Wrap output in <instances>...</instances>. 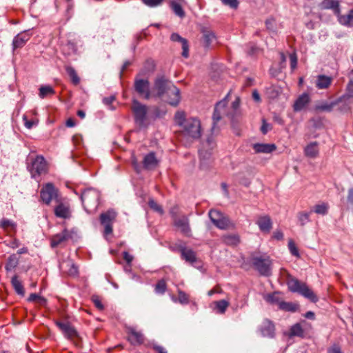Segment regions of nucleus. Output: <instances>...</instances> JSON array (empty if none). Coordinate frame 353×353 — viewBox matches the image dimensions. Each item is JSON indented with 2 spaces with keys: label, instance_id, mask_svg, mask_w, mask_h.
Wrapping results in <instances>:
<instances>
[{
  "label": "nucleus",
  "instance_id": "1",
  "mask_svg": "<svg viewBox=\"0 0 353 353\" xmlns=\"http://www.w3.org/2000/svg\"><path fill=\"white\" fill-rule=\"evenodd\" d=\"M154 89L157 91L154 95L162 98L165 94H173L168 101V104L176 107L181 101L180 90L171 83L164 75L157 76L154 82Z\"/></svg>",
  "mask_w": 353,
  "mask_h": 353
},
{
  "label": "nucleus",
  "instance_id": "2",
  "mask_svg": "<svg viewBox=\"0 0 353 353\" xmlns=\"http://www.w3.org/2000/svg\"><path fill=\"white\" fill-rule=\"evenodd\" d=\"M175 123L182 128V134L188 138L197 139L201 137V122L194 117L186 118L183 111H177L174 115Z\"/></svg>",
  "mask_w": 353,
  "mask_h": 353
},
{
  "label": "nucleus",
  "instance_id": "3",
  "mask_svg": "<svg viewBox=\"0 0 353 353\" xmlns=\"http://www.w3.org/2000/svg\"><path fill=\"white\" fill-rule=\"evenodd\" d=\"M228 94L221 101L216 103L213 116V126L212 128V130H214L215 128V125L216 123L220 121L222 115H226L229 118H230L232 121L234 119V115L236 113L239 105H240V99L239 98H236L232 103V112H226V106L228 104Z\"/></svg>",
  "mask_w": 353,
  "mask_h": 353
},
{
  "label": "nucleus",
  "instance_id": "4",
  "mask_svg": "<svg viewBox=\"0 0 353 353\" xmlns=\"http://www.w3.org/2000/svg\"><path fill=\"white\" fill-rule=\"evenodd\" d=\"M100 196V192L94 188L86 189L81 193V203L88 213L91 214L97 209Z\"/></svg>",
  "mask_w": 353,
  "mask_h": 353
},
{
  "label": "nucleus",
  "instance_id": "5",
  "mask_svg": "<svg viewBox=\"0 0 353 353\" xmlns=\"http://www.w3.org/2000/svg\"><path fill=\"white\" fill-rule=\"evenodd\" d=\"M288 286L290 291L299 293L312 303H316L319 301L317 296L305 283L301 282L296 279H292L288 281Z\"/></svg>",
  "mask_w": 353,
  "mask_h": 353
},
{
  "label": "nucleus",
  "instance_id": "6",
  "mask_svg": "<svg viewBox=\"0 0 353 353\" xmlns=\"http://www.w3.org/2000/svg\"><path fill=\"white\" fill-rule=\"evenodd\" d=\"M30 162L27 165V169L31 174V177L38 179L42 174L48 172V165L42 155H37L34 158L30 159Z\"/></svg>",
  "mask_w": 353,
  "mask_h": 353
},
{
  "label": "nucleus",
  "instance_id": "7",
  "mask_svg": "<svg viewBox=\"0 0 353 353\" xmlns=\"http://www.w3.org/2000/svg\"><path fill=\"white\" fill-rule=\"evenodd\" d=\"M59 190L52 183L44 184L40 190V201L49 205L52 201H60Z\"/></svg>",
  "mask_w": 353,
  "mask_h": 353
},
{
  "label": "nucleus",
  "instance_id": "8",
  "mask_svg": "<svg viewBox=\"0 0 353 353\" xmlns=\"http://www.w3.org/2000/svg\"><path fill=\"white\" fill-rule=\"evenodd\" d=\"M337 110L340 112H347L353 104V82H350L347 87V92L339 99L334 100Z\"/></svg>",
  "mask_w": 353,
  "mask_h": 353
},
{
  "label": "nucleus",
  "instance_id": "9",
  "mask_svg": "<svg viewBox=\"0 0 353 353\" xmlns=\"http://www.w3.org/2000/svg\"><path fill=\"white\" fill-rule=\"evenodd\" d=\"M252 263L261 275L268 276L271 274L272 261L269 256H254Z\"/></svg>",
  "mask_w": 353,
  "mask_h": 353
},
{
  "label": "nucleus",
  "instance_id": "10",
  "mask_svg": "<svg viewBox=\"0 0 353 353\" xmlns=\"http://www.w3.org/2000/svg\"><path fill=\"white\" fill-rule=\"evenodd\" d=\"M132 111L134 114V121L140 127L145 126L147 119L148 107L141 103L137 99L132 101Z\"/></svg>",
  "mask_w": 353,
  "mask_h": 353
},
{
  "label": "nucleus",
  "instance_id": "11",
  "mask_svg": "<svg viewBox=\"0 0 353 353\" xmlns=\"http://www.w3.org/2000/svg\"><path fill=\"white\" fill-rule=\"evenodd\" d=\"M117 213L112 209L108 210L100 214L99 220L101 224L104 227L103 234L105 236L110 235L113 232L112 225L115 221Z\"/></svg>",
  "mask_w": 353,
  "mask_h": 353
},
{
  "label": "nucleus",
  "instance_id": "12",
  "mask_svg": "<svg viewBox=\"0 0 353 353\" xmlns=\"http://www.w3.org/2000/svg\"><path fill=\"white\" fill-rule=\"evenodd\" d=\"M54 323L67 339L77 344L76 340L79 338V333L70 322L54 321Z\"/></svg>",
  "mask_w": 353,
  "mask_h": 353
},
{
  "label": "nucleus",
  "instance_id": "13",
  "mask_svg": "<svg viewBox=\"0 0 353 353\" xmlns=\"http://www.w3.org/2000/svg\"><path fill=\"white\" fill-rule=\"evenodd\" d=\"M134 88L139 97L148 100L152 97L150 83L148 79L136 77L134 82Z\"/></svg>",
  "mask_w": 353,
  "mask_h": 353
},
{
  "label": "nucleus",
  "instance_id": "14",
  "mask_svg": "<svg viewBox=\"0 0 353 353\" xmlns=\"http://www.w3.org/2000/svg\"><path fill=\"white\" fill-rule=\"evenodd\" d=\"M128 341L134 346L143 345L145 341L144 334L132 326H125Z\"/></svg>",
  "mask_w": 353,
  "mask_h": 353
},
{
  "label": "nucleus",
  "instance_id": "15",
  "mask_svg": "<svg viewBox=\"0 0 353 353\" xmlns=\"http://www.w3.org/2000/svg\"><path fill=\"white\" fill-rule=\"evenodd\" d=\"M209 216L214 225L220 229H226L230 225L229 220L227 218L223 217L218 210H210Z\"/></svg>",
  "mask_w": 353,
  "mask_h": 353
},
{
  "label": "nucleus",
  "instance_id": "16",
  "mask_svg": "<svg viewBox=\"0 0 353 353\" xmlns=\"http://www.w3.org/2000/svg\"><path fill=\"white\" fill-rule=\"evenodd\" d=\"M72 231H70L67 229H64L61 232L53 235L50 239V245L52 248H56L65 242L68 239L72 238Z\"/></svg>",
  "mask_w": 353,
  "mask_h": 353
},
{
  "label": "nucleus",
  "instance_id": "17",
  "mask_svg": "<svg viewBox=\"0 0 353 353\" xmlns=\"http://www.w3.org/2000/svg\"><path fill=\"white\" fill-rule=\"evenodd\" d=\"M56 203L57 204L54 209V215L63 219H69L71 216L70 205L66 202H63L62 198L60 199V201Z\"/></svg>",
  "mask_w": 353,
  "mask_h": 353
},
{
  "label": "nucleus",
  "instance_id": "18",
  "mask_svg": "<svg viewBox=\"0 0 353 353\" xmlns=\"http://www.w3.org/2000/svg\"><path fill=\"white\" fill-rule=\"evenodd\" d=\"M174 225L178 228L181 232L186 236H191V229L189 224V219L187 216L183 215L173 221Z\"/></svg>",
  "mask_w": 353,
  "mask_h": 353
},
{
  "label": "nucleus",
  "instance_id": "19",
  "mask_svg": "<svg viewBox=\"0 0 353 353\" xmlns=\"http://www.w3.org/2000/svg\"><path fill=\"white\" fill-rule=\"evenodd\" d=\"M259 331L263 337L272 339L275 336V326L270 320L266 319L262 322Z\"/></svg>",
  "mask_w": 353,
  "mask_h": 353
},
{
  "label": "nucleus",
  "instance_id": "20",
  "mask_svg": "<svg viewBox=\"0 0 353 353\" xmlns=\"http://www.w3.org/2000/svg\"><path fill=\"white\" fill-rule=\"evenodd\" d=\"M259 230L265 234H268L272 228V221L269 215L260 216L256 221Z\"/></svg>",
  "mask_w": 353,
  "mask_h": 353
},
{
  "label": "nucleus",
  "instance_id": "21",
  "mask_svg": "<svg viewBox=\"0 0 353 353\" xmlns=\"http://www.w3.org/2000/svg\"><path fill=\"white\" fill-rule=\"evenodd\" d=\"M31 37V34L28 31H23L16 35L12 40V49L15 50L23 48Z\"/></svg>",
  "mask_w": 353,
  "mask_h": 353
},
{
  "label": "nucleus",
  "instance_id": "22",
  "mask_svg": "<svg viewBox=\"0 0 353 353\" xmlns=\"http://www.w3.org/2000/svg\"><path fill=\"white\" fill-rule=\"evenodd\" d=\"M319 8L321 10H332L337 17L341 13L339 1L338 0H323L319 3Z\"/></svg>",
  "mask_w": 353,
  "mask_h": 353
},
{
  "label": "nucleus",
  "instance_id": "23",
  "mask_svg": "<svg viewBox=\"0 0 353 353\" xmlns=\"http://www.w3.org/2000/svg\"><path fill=\"white\" fill-rule=\"evenodd\" d=\"M179 250L181 253V259L185 260L186 262L190 264H194L197 261L196 252L193 250L183 245H181L179 248Z\"/></svg>",
  "mask_w": 353,
  "mask_h": 353
},
{
  "label": "nucleus",
  "instance_id": "24",
  "mask_svg": "<svg viewBox=\"0 0 353 353\" xmlns=\"http://www.w3.org/2000/svg\"><path fill=\"white\" fill-rule=\"evenodd\" d=\"M310 101V98L308 94L303 93L295 101L293 109L295 112L301 111L304 109Z\"/></svg>",
  "mask_w": 353,
  "mask_h": 353
},
{
  "label": "nucleus",
  "instance_id": "25",
  "mask_svg": "<svg viewBox=\"0 0 353 353\" xmlns=\"http://www.w3.org/2000/svg\"><path fill=\"white\" fill-rule=\"evenodd\" d=\"M255 153L270 154L276 149L274 143H254L252 145Z\"/></svg>",
  "mask_w": 353,
  "mask_h": 353
},
{
  "label": "nucleus",
  "instance_id": "26",
  "mask_svg": "<svg viewBox=\"0 0 353 353\" xmlns=\"http://www.w3.org/2000/svg\"><path fill=\"white\" fill-rule=\"evenodd\" d=\"M170 39L174 42H179L181 43L182 49H183L181 55L184 58H188L189 56V46H188V43L187 39L181 37L177 33H172L171 34Z\"/></svg>",
  "mask_w": 353,
  "mask_h": 353
},
{
  "label": "nucleus",
  "instance_id": "27",
  "mask_svg": "<svg viewBox=\"0 0 353 353\" xmlns=\"http://www.w3.org/2000/svg\"><path fill=\"white\" fill-rule=\"evenodd\" d=\"M158 161L156 158L155 153L151 152L146 154L143 160V168L146 170H152L157 167Z\"/></svg>",
  "mask_w": 353,
  "mask_h": 353
},
{
  "label": "nucleus",
  "instance_id": "28",
  "mask_svg": "<svg viewBox=\"0 0 353 353\" xmlns=\"http://www.w3.org/2000/svg\"><path fill=\"white\" fill-rule=\"evenodd\" d=\"M332 82V78L326 75H319L316 81V87L319 89L328 88Z\"/></svg>",
  "mask_w": 353,
  "mask_h": 353
},
{
  "label": "nucleus",
  "instance_id": "29",
  "mask_svg": "<svg viewBox=\"0 0 353 353\" xmlns=\"http://www.w3.org/2000/svg\"><path fill=\"white\" fill-rule=\"evenodd\" d=\"M305 155L310 158H316L319 155L318 143L314 141L308 144L304 150Z\"/></svg>",
  "mask_w": 353,
  "mask_h": 353
},
{
  "label": "nucleus",
  "instance_id": "30",
  "mask_svg": "<svg viewBox=\"0 0 353 353\" xmlns=\"http://www.w3.org/2000/svg\"><path fill=\"white\" fill-rule=\"evenodd\" d=\"M336 107L334 101L332 102L322 101L314 106V110L317 112H330Z\"/></svg>",
  "mask_w": 353,
  "mask_h": 353
},
{
  "label": "nucleus",
  "instance_id": "31",
  "mask_svg": "<svg viewBox=\"0 0 353 353\" xmlns=\"http://www.w3.org/2000/svg\"><path fill=\"white\" fill-rule=\"evenodd\" d=\"M337 18L341 25L348 27L353 26V10H350L347 14H340Z\"/></svg>",
  "mask_w": 353,
  "mask_h": 353
},
{
  "label": "nucleus",
  "instance_id": "32",
  "mask_svg": "<svg viewBox=\"0 0 353 353\" xmlns=\"http://www.w3.org/2000/svg\"><path fill=\"white\" fill-rule=\"evenodd\" d=\"M11 283L14 288L15 292L20 296H23L25 294V290L23 285L21 281L18 279L17 275L12 276L11 279Z\"/></svg>",
  "mask_w": 353,
  "mask_h": 353
},
{
  "label": "nucleus",
  "instance_id": "33",
  "mask_svg": "<svg viewBox=\"0 0 353 353\" xmlns=\"http://www.w3.org/2000/svg\"><path fill=\"white\" fill-rule=\"evenodd\" d=\"M181 3L176 2L175 1H171L170 2V7L175 14V15L178 16L180 18H183L185 16V12L183 10L181 5Z\"/></svg>",
  "mask_w": 353,
  "mask_h": 353
},
{
  "label": "nucleus",
  "instance_id": "34",
  "mask_svg": "<svg viewBox=\"0 0 353 353\" xmlns=\"http://www.w3.org/2000/svg\"><path fill=\"white\" fill-rule=\"evenodd\" d=\"M299 307L298 303H292V302H285L281 301L279 303V309L286 311V312H296Z\"/></svg>",
  "mask_w": 353,
  "mask_h": 353
},
{
  "label": "nucleus",
  "instance_id": "35",
  "mask_svg": "<svg viewBox=\"0 0 353 353\" xmlns=\"http://www.w3.org/2000/svg\"><path fill=\"white\" fill-rule=\"evenodd\" d=\"M65 69L70 77L72 83L74 85H77L80 83V78L79 77L75 69L70 65L65 66Z\"/></svg>",
  "mask_w": 353,
  "mask_h": 353
},
{
  "label": "nucleus",
  "instance_id": "36",
  "mask_svg": "<svg viewBox=\"0 0 353 353\" xmlns=\"http://www.w3.org/2000/svg\"><path fill=\"white\" fill-rule=\"evenodd\" d=\"M203 37L204 40L205 46L208 48L212 41L215 39V34L213 32L206 28L202 30Z\"/></svg>",
  "mask_w": 353,
  "mask_h": 353
},
{
  "label": "nucleus",
  "instance_id": "37",
  "mask_svg": "<svg viewBox=\"0 0 353 353\" xmlns=\"http://www.w3.org/2000/svg\"><path fill=\"white\" fill-rule=\"evenodd\" d=\"M54 92V88L49 85H41L39 89V96L41 99H44L48 96L52 95Z\"/></svg>",
  "mask_w": 353,
  "mask_h": 353
},
{
  "label": "nucleus",
  "instance_id": "38",
  "mask_svg": "<svg viewBox=\"0 0 353 353\" xmlns=\"http://www.w3.org/2000/svg\"><path fill=\"white\" fill-rule=\"evenodd\" d=\"M312 213V211H301L298 212L297 218L300 225L304 226L307 223H309L310 221V216Z\"/></svg>",
  "mask_w": 353,
  "mask_h": 353
},
{
  "label": "nucleus",
  "instance_id": "39",
  "mask_svg": "<svg viewBox=\"0 0 353 353\" xmlns=\"http://www.w3.org/2000/svg\"><path fill=\"white\" fill-rule=\"evenodd\" d=\"M214 303L215 305V310L219 314H224L230 305L229 301L224 299L215 301Z\"/></svg>",
  "mask_w": 353,
  "mask_h": 353
},
{
  "label": "nucleus",
  "instance_id": "40",
  "mask_svg": "<svg viewBox=\"0 0 353 353\" xmlns=\"http://www.w3.org/2000/svg\"><path fill=\"white\" fill-rule=\"evenodd\" d=\"M223 241L225 244L228 245H236L239 243V237L236 234L223 236Z\"/></svg>",
  "mask_w": 353,
  "mask_h": 353
},
{
  "label": "nucleus",
  "instance_id": "41",
  "mask_svg": "<svg viewBox=\"0 0 353 353\" xmlns=\"http://www.w3.org/2000/svg\"><path fill=\"white\" fill-rule=\"evenodd\" d=\"M18 259L17 257V256L15 254H12L10 255L8 259V261L6 264V270L7 271H11L14 268H16L18 265Z\"/></svg>",
  "mask_w": 353,
  "mask_h": 353
},
{
  "label": "nucleus",
  "instance_id": "42",
  "mask_svg": "<svg viewBox=\"0 0 353 353\" xmlns=\"http://www.w3.org/2000/svg\"><path fill=\"white\" fill-rule=\"evenodd\" d=\"M304 331L300 323H296L292 325L290 330V336H301L303 337Z\"/></svg>",
  "mask_w": 353,
  "mask_h": 353
},
{
  "label": "nucleus",
  "instance_id": "43",
  "mask_svg": "<svg viewBox=\"0 0 353 353\" xmlns=\"http://www.w3.org/2000/svg\"><path fill=\"white\" fill-rule=\"evenodd\" d=\"M265 300L271 304H278L279 305V303L281 301V298L279 297V293L278 292H274L271 294H268L265 296Z\"/></svg>",
  "mask_w": 353,
  "mask_h": 353
},
{
  "label": "nucleus",
  "instance_id": "44",
  "mask_svg": "<svg viewBox=\"0 0 353 353\" xmlns=\"http://www.w3.org/2000/svg\"><path fill=\"white\" fill-rule=\"evenodd\" d=\"M328 205L325 203H322L321 204H316L314 206L312 212H315L318 214L325 215L328 212Z\"/></svg>",
  "mask_w": 353,
  "mask_h": 353
},
{
  "label": "nucleus",
  "instance_id": "45",
  "mask_svg": "<svg viewBox=\"0 0 353 353\" xmlns=\"http://www.w3.org/2000/svg\"><path fill=\"white\" fill-rule=\"evenodd\" d=\"M77 50V45L74 42L68 41L67 43L63 46V51L65 54L70 55L72 53H75Z\"/></svg>",
  "mask_w": 353,
  "mask_h": 353
},
{
  "label": "nucleus",
  "instance_id": "46",
  "mask_svg": "<svg viewBox=\"0 0 353 353\" xmlns=\"http://www.w3.org/2000/svg\"><path fill=\"white\" fill-rule=\"evenodd\" d=\"M63 266L68 268L66 271L68 275L74 276L78 274V268L73 263L70 261L65 262L61 267L62 268Z\"/></svg>",
  "mask_w": 353,
  "mask_h": 353
},
{
  "label": "nucleus",
  "instance_id": "47",
  "mask_svg": "<svg viewBox=\"0 0 353 353\" xmlns=\"http://www.w3.org/2000/svg\"><path fill=\"white\" fill-rule=\"evenodd\" d=\"M0 228L3 229L4 230H7L8 228H9L15 230L17 228V223L11 220L7 219H2L0 221Z\"/></svg>",
  "mask_w": 353,
  "mask_h": 353
},
{
  "label": "nucleus",
  "instance_id": "48",
  "mask_svg": "<svg viewBox=\"0 0 353 353\" xmlns=\"http://www.w3.org/2000/svg\"><path fill=\"white\" fill-rule=\"evenodd\" d=\"M199 157H200V166L202 168H205V163L210 159L211 153L207 150H200L199 151Z\"/></svg>",
  "mask_w": 353,
  "mask_h": 353
},
{
  "label": "nucleus",
  "instance_id": "49",
  "mask_svg": "<svg viewBox=\"0 0 353 353\" xmlns=\"http://www.w3.org/2000/svg\"><path fill=\"white\" fill-rule=\"evenodd\" d=\"M167 285L163 279H161L157 282L155 285V292L158 294H164L166 291Z\"/></svg>",
  "mask_w": 353,
  "mask_h": 353
},
{
  "label": "nucleus",
  "instance_id": "50",
  "mask_svg": "<svg viewBox=\"0 0 353 353\" xmlns=\"http://www.w3.org/2000/svg\"><path fill=\"white\" fill-rule=\"evenodd\" d=\"M288 248L292 255L296 257L300 256L299 250L292 239H290L288 241Z\"/></svg>",
  "mask_w": 353,
  "mask_h": 353
},
{
  "label": "nucleus",
  "instance_id": "51",
  "mask_svg": "<svg viewBox=\"0 0 353 353\" xmlns=\"http://www.w3.org/2000/svg\"><path fill=\"white\" fill-rule=\"evenodd\" d=\"M178 301L181 304H188L189 303V296L183 291L178 290Z\"/></svg>",
  "mask_w": 353,
  "mask_h": 353
},
{
  "label": "nucleus",
  "instance_id": "52",
  "mask_svg": "<svg viewBox=\"0 0 353 353\" xmlns=\"http://www.w3.org/2000/svg\"><path fill=\"white\" fill-rule=\"evenodd\" d=\"M116 97L114 95H111L108 97H104L103 99V103L104 105L108 107V108L111 110H114L115 108L112 105V103L115 101Z\"/></svg>",
  "mask_w": 353,
  "mask_h": 353
},
{
  "label": "nucleus",
  "instance_id": "53",
  "mask_svg": "<svg viewBox=\"0 0 353 353\" xmlns=\"http://www.w3.org/2000/svg\"><path fill=\"white\" fill-rule=\"evenodd\" d=\"M143 4L145 6L154 8L161 6L165 0H141Z\"/></svg>",
  "mask_w": 353,
  "mask_h": 353
},
{
  "label": "nucleus",
  "instance_id": "54",
  "mask_svg": "<svg viewBox=\"0 0 353 353\" xmlns=\"http://www.w3.org/2000/svg\"><path fill=\"white\" fill-rule=\"evenodd\" d=\"M148 205L150 206V208L151 209H152L153 210L159 212L160 214H163L164 213V211L162 208V207L159 205L156 201H154V200L152 199H150L149 201H148Z\"/></svg>",
  "mask_w": 353,
  "mask_h": 353
},
{
  "label": "nucleus",
  "instance_id": "55",
  "mask_svg": "<svg viewBox=\"0 0 353 353\" xmlns=\"http://www.w3.org/2000/svg\"><path fill=\"white\" fill-rule=\"evenodd\" d=\"M23 121L24 122V125L28 129H31L33 128V126L36 125L37 124V121H35L34 120H28V117L26 114L23 115Z\"/></svg>",
  "mask_w": 353,
  "mask_h": 353
},
{
  "label": "nucleus",
  "instance_id": "56",
  "mask_svg": "<svg viewBox=\"0 0 353 353\" xmlns=\"http://www.w3.org/2000/svg\"><path fill=\"white\" fill-rule=\"evenodd\" d=\"M224 5L230 6L231 8L236 9L239 6L238 0H221Z\"/></svg>",
  "mask_w": 353,
  "mask_h": 353
},
{
  "label": "nucleus",
  "instance_id": "57",
  "mask_svg": "<svg viewBox=\"0 0 353 353\" xmlns=\"http://www.w3.org/2000/svg\"><path fill=\"white\" fill-rule=\"evenodd\" d=\"M266 28L274 32L275 20L274 18H269L265 21Z\"/></svg>",
  "mask_w": 353,
  "mask_h": 353
},
{
  "label": "nucleus",
  "instance_id": "58",
  "mask_svg": "<svg viewBox=\"0 0 353 353\" xmlns=\"http://www.w3.org/2000/svg\"><path fill=\"white\" fill-rule=\"evenodd\" d=\"M150 347L153 349L157 353H168L165 347L156 343L151 344Z\"/></svg>",
  "mask_w": 353,
  "mask_h": 353
},
{
  "label": "nucleus",
  "instance_id": "59",
  "mask_svg": "<svg viewBox=\"0 0 353 353\" xmlns=\"http://www.w3.org/2000/svg\"><path fill=\"white\" fill-rule=\"evenodd\" d=\"M290 67L294 70L297 65V57L295 53L290 54Z\"/></svg>",
  "mask_w": 353,
  "mask_h": 353
},
{
  "label": "nucleus",
  "instance_id": "60",
  "mask_svg": "<svg viewBox=\"0 0 353 353\" xmlns=\"http://www.w3.org/2000/svg\"><path fill=\"white\" fill-rule=\"evenodd\" d=\"M145 68L148 72H152L155 69V63L153 60H148L145 63Z\"/></svg>",
  "mask_w": 353,
  "mask_h": 353
},
{
  "label": "nucleus",
  "instance_id": "61",
  "mask_svg": "<svg viewBox=\"0 0 353 353\" xmlns=\"http://www.w3.org/2000/svg\"><path fill=\"white\" fill-rule=\"evenodd\" d=\"M178 211H179V208L177 205H174L173 206L170 210V214L171 215V217L173 221L175 220V219H177L179 218L177 216V214H178Z\"/></svg>",
  "mask_w": 353,
  "mask_h": 353
},
{
  "label": "nucleus",
  "instance_id": "62",
  "mask_svg": "<svg viewBox=\"0 0 353 353\" xmlns=\"http://www.w3.org/2000/svg\"><path fill=\"white\" fill-rule=\"evenodd\" d=\"M271 129V126L269 123L265 122V120H263V124L261 128V131L263 134H265L270 130Z\"/></svg>",
  "mask_w": 353,
  "mask_h": 353
},
{
  "label": "nucleus",
  "instance_id": "63",
  "mask_svg": "<svg viewBox=\"0 0 353 353\" xmlns=\"http://www.w3.org/2000/svg\"><path fill=\"white\" fill-rule=\"evenodd\" d=\"M272 237L276 240H282L283 239V233L281 230H277L274 232Z\"/></svg>",
  "mask_w": 353,
  "mask_h": 353
},
{
  "label": "nucleus",
  "instance_id": "64",
  "mask_svg": "<svg viewBox=\"0 0 353 353\" xmlns=\"http://www.w3.org/2000/svg\"><path fill=\"white\" fill-rule=\"evenodd\" d=\"M327 353H342L339 346L334 345L328 349Z\"/></svg>",
  "mask_w": 353,
  "mask_h": 353
}]
</instances>
